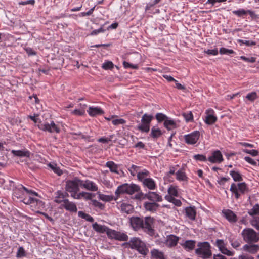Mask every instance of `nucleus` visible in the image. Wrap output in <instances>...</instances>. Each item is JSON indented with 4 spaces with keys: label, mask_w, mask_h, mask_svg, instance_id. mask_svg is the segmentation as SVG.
I'll use <instances>...</instances> for the list:
<instances>
[{
    "label": "nucleus",
    "mask_w": 259,
    "mask_h": 259,
    "mask_svg": "<svg viewBox=\"0 0 259 259\" xmlns=\"http://www.w3.org/2000/svg\"><path fill=\"white\" fill-rule=\"evenodd\" d=\"M153 222L154 219L151 217H146L144 220L138 217H132L130 219V226L133 230L138 231L142 230L150 236L154 234Z\"/></svg>",
    "instance_id": "obj_1"
},
{
    "label": "nucleus",
    "mask_w": 259,
    "mask_h": 259,
    "mask_svg": "<svg viewBox=\"0 0 259 259\" xmlns=\"http://www.w3.org/2000/svg\"><path fill=\"white\" fill-rule=\"evenodd\" d=\"M122 246L135 249L144 256H146L149 252L145 243L138 237L131 238L128 242L123 243Z\"/></svg>",
    "instance_id": "obj_2"
},
{
    "label": "nucleus",
    "mask_w": 259,
    "mask_h": 259,
    "mask_svg": "<svg viewBox=\"0 0 259 259\" xmlns=\"http://www.w3.org/2000/svg\"><path fill=\"white\" fill-rule=\"evenodd\" d=\"M140 190V187L136 184L124 183L119 186L115 191V195L119 196L121 194L133 195Z\"/></svg>",
    "instance_id": "obj_3"
},
{
    "label": "nucleus",
    "mask_w": 259,
    "mask_h": 259,
    "mask_svg": "<svg viewBox=\"0 0 259 259\" xmlns=\"http://www.w3.org/2000/svg\"><path fill=\"white\" fill-rule=\"evenodd\" d=\"M241 235L243 240L248 244L256 243L259 241L257 233L251 228H245L243 230Z\"/></svg>",
    "instance_id": "obj_4"
},
{
    "label": "nucleus",
    "mask_w": 259,
    "mask_h": 259,
    "mask_svg": "<svg viewBox=\"0 0 259 259\" xmlns=\"http://www.w3.org/2000/svg\"><path fill=\"white\" fill-rule=\"evenodd\" d=\"M199 247L195 250V253L203 259H207L212 255L210 250V245L207 242L200 243L198 245Z\"/></svg>",
    "instance_id": "obj_5"
},
{
    "label": "nucleus",
    "mask_w": 259,
    "mask_h": 259,
    "mask_svg": "<svg viewBox=\"0 0 259 259\" xmlns=\"http://www.w3.org/2000/svg\"><path fill=\"white\" fill-rule=\"evenodd\" d=\"M248 188L245 182L238 183L237 185L235 183H232L230 189V190L234 194L236 199H238L240 196L238 191L241 194H244L246 192L248 191Z\"/></svg>",
    "instance_id": "obj_6"
},
{
    "label": "nucleus",
    "mask_w": 259,
    "mask_h": 259,
    "mask_svg": "<svg viewBox=\"0 0 259 259\" xmlns=\"http://www.w3.org/2000/svg\"><path fill=\"white\" fill-rule=\"evenodd\" d=\"M153 119L152 115L144 114L142 117V124L137 126V129L141 132L148 133L150 130V124Z\"/></svg>",
    "instance_id": "obj_7"
},
{
    "label": "nucleus",
    "mask_w": 259,
    "mask_h": 259,
    "mask_svg": "<svg viewBox=\"0 0 259 259\" xmlns=\"http://www.w3.org/2000/svg\"><path fill=\"white\" fill-rule=\"evenodd\" d=\"M108 237L120 241H127L128 239V236L126 233L111 229L108 233Z\"/></svg>",
    "instance_id": "obj_8"
},
{
    "label": "nucleus",
    "mask_w": 259,
    "mask_h": 259,
    "mask_svg": "<svg viewBox=\"0 0 259 259\" xmlns=\"http://www.w3.org/2000/svg\"><path fill=\"white\" fill-rule=\"evenodd\" d=\"M38 127L40 130L49 133H59L60 131V128L53 121H51L50 123H44L39 124Z\"/></svg>",
    "instance_id": "obj_9"
},
{
    "label": "nucleus",
    "mask_w": 259,
    "mask_h": 259,
    "mask_svg": "<svg viewBox=\"0 0 259 259\" xmlns=\"http://www.w3.org/2000/svg\"><path fill=\"white\" fill-rule=\"evenodd\" d=\"M81 180L75 178L72 180H68L66 183L65 190L67 192L79 191Z\"/></svg>",
    "instance_id": "obj_10"
},
{
    "label": "nucleus",
    "mask_w": 259,
    "mask_h": 259,
    "mask_svg": "<svg viewBox=\"0 0 259 259\" xmlns=\"http://www.w3.org/2000/svg\"><path fill=\"white\" fill-rule=\"evenodd\" d=\"M199 137L200 132L198 131H195L190 134L185 135L184 139L187 144L193 145L197 142Z\"/></svg>",
    "instance_id": "obj_11"
},
{
    "label": "nucleus",
    "mask_w": 259,
    "mask_h": 259,
    "mask_svg": "<svg viewBox=\"0 0 259 259\" xmlns=\"http://www.w3.org/2000/svg\"><path fill=\"white\" fill-rule=\"evenodd\" d=\"M204 122L208 125L214 124L217 120V117L215 115L214 111L212 109H208L205 111Z\"/></svg>",
    "instance_id": "obj_12"
},
{
    "label": "nucleus",
    "mask_w": 259,
    "mask_h": 259,
    "mask_svg": "<svg viewBox=\"0 0 259 259\" xmlns=\"http://www.w3.org/2000/svg\"><path fill=\"white\" fill-rule=\"evenodd\" d=\"M223 155L219 150H215L212 153V155L208 158V160L212 163H221L223 161Z\"/></svg>",
    "instance_id": "obj_13"
},
{
    "label": "nucleus",
    "mask_w": 259,
    "mask_h": 259,
    "mask_svg": "<svg viewBox=\"0 0 259 259\" xmlns=\"http://www.w3.org/2000/svg\"><path fill=\"white\" fill-rule=\"evenodd\" d=\"M145 197H146V199H147L149 200V202L158 203L162 201V196L155 192L149 191L146 193Z\"/></svg>",
    "instance_id": "obj_14"
},
{
    "label": "nucleus",
    "mask_w": 259,
    "mask_h": 259,
    "mask_svg": "<svg viewBox=\"0 0 259 259\" xmlns=\"http://www.w3.org/2000/svg\"><path fill=\"white\" fill-rule=\"evenodd\" d=\"M179 240V237L174 235H170L167 236V239L164 243L166 246L169 248L176 246Z\"/></svg>",
    "instance_id": "obj_15"
},
{
    "label": "nucleus",
    "mask_w": 259,
    "mask_h": 259,
    "mask_svg": "<svg viewBox=\"0 0 259 259\" xmlns=\"http://www.w3.org/2000/svg\"><path fill=\"white\" fill-rule=\"evenodd\" d=\"M80 186L91 191H96L98 190L97 186L93 182L90 180H86L85 181L81 180Z\"/></svg>",
    "instance_id": "obj_16"
},
{
    "label": "nucleus",
    "mask_w": 259,
    "mask_h": 259,
    "mask_svg": "<svg viewBox=\"0 0 259 259\" xmlns=\"http://www.w3.org/2000/svg\"><path fill=\"white\" fill-rule=\"evenodd\" d=\"M61 206L70 212H76L77 211L76 204L72 202L69 201L68 199H65L64 203L62 204Z\"/></svg>",
    "instance_id": "obj_17"
},
{
    "label": "nucleus",
    "mask_w": 259,
    "mask_h": 259,
    "mask_svg": "<svg viewBox=\"0 0 259 259\" xmlns=\"http://www.w3.org/2000/svg\"><path fill=\"white\" fill-rule=\"evenodd\" d=\"M143 205L146 210L151 212H156L160 206L158 203L149 201L145 202Z\"/></svg>",
    "instance_id": "obj_18"
},
{
    "label": "nucleus",
    "mask_w": 259,
    "mask_h": 259,
    "mask_svg": "<svg viewBox=\"0 0 259 259\" xmlns=\"http://www.w3.org/2000/svg\"><path fill=\"white\" fill-rule=\"evenodd\" d=\"M92 226L93 229L97 232L100 233H104L106 232L107 235L108 232L111 229L106 226L99 225L97 222L93 224Z\"/></svg>",
    "instance_id": "obj_19"
},
{
    "label": "nucleus",
    "mask_w": 259,
    "mask_h": 259,
    "mask_svg": "<svg viewBox=\"0 0 259 259\" xmlns=\"http://www.w3.org/2000/svg\"><path fill=\"white\" fill-rule=\"evenodd\" d=\"M144 187L147 188L150 190H154L156 188V184L154 180L151 178H148L145 180H144V182L142 183Z\"/></svg>",
    "instance_id": "obj_20"
},
{
    "label": "nucleus",
    "mask_w": 259,
    "mask_h": 259,
    "mask_svg": "<svg viewBox=\"0 0 259 259\" xmlns=\"http://www.w3.org/2000/svg\"><path fill=\"white\" fill-rule=\"evenodd\" d=\"M243 249L244 251L251 254L256 253L259 250V245L257 244H245Z\"/></svg>",
    "instance_id": "obj_21"
},
{
    "label": "nucleus",
    "mask_w": 259,
    "mask_h": 259,
    "mask_svg": "<svg viewBox=\"0 0 259 259\" xmlns=\"http://www.w3.org/2000/svg\"><path fill=\"white\" fill-rule=\"evenodd\" d=\"M196 241L189 240L181 243V246L187 251H190L194 249L195 247Z\"/></svg>",
    "instance_id": "obj_22"
},
{
    "label": "nucleus",
    "mask_w": 259,
    "mask_h": 259,
    "mask_svg": "<svg viewBox=\"0 0 259 259\" xmlns=\"http://www.w3.org/2000/svg\"><path fill=\"white\" fill-rule=\"evenodd\" d=\"M87 112L92 117L102 115L104 113L103 110L100 107H90Z\"/></svg>",
    "instance_id": "obj_23"
},
{
    "label": "nucleus",
    "mask_w": 259,
    "mask_h": 259,
    "mask_svg": "<svg viewBox=\"0 0 259 259\" xmlns=\"http://www.w3.org/2000/svg\"><path fill=\"white\" fill-rule=\"evenodd\" d=\"M226 218L230 222H235L237 221L236 215L229 209L225 210L223 211Z\"/></svg>",
    "instance_id": "obj_24"
},
{
    "label": "nucleus",
    "mask_w": 259,
    "mask_h": 259,
    "mask_svg": "<svg viewBox=\"0 0 259 259\" xmlns=\"http://www.w3.org/2000/svg\"><path fill=\"white\" fill-rule=\"evenodd\" d=\"M185 212L186 216L191 220H195L196 212L195 207H188L186 208Z\"/></svg>",
    "instance_id": "obj_25"
},
{
    "label": "nucleus",
    "mask_w": 259,
    "mask_h": 259,
    "mask_svg": "<svg viewBox=\"0 0 259 259\" xmlns=\"http://www.w3.org/2000/svg\"><path fill=\"white\" fill-rule=\"evenodd\" d=\"M150 176V172L144 169L142 170L141 171H139L137 174V179L139 181L143 183L144 182V180H145L148 178V176Z\"/></svg>",
    "instance_id": "obj_26"
},
{
    "label": "nucleus",
    "mask_w": 259,
    "mask_h": 259,
    "mask_svg": "<svg viewBox=\"0 0 259 259\" xmlns=\"http://www.w3.org/2000/svg\"><path fill=\"white\" fill-rule=\"evenodd\" d=\"M151 256L155 259H165L164 253L157 249L151 250Z\"/></svg>",
    "instance_id": "obj_27"
},
{
    "label": "nucleus",
    "mask_w": 259,
    "mask_h": 259,
    "mask_svg": "<svg viewBox=\"0 0 259 259\" xmlns=\"http://www.w3.org/2000/svg\"><path fill=\"white\" fill-rule=\"evenodd\" d=\"M95 196V194L91 193L82 192L77 194V199H80L83 198L86 200H91Z\"/></svg>",
    "instance_id": "obj_28"
},
{
    "label": "nucleus",
    "mask_w": 259,
    "mask_h": 259,
    "mask_svg": "<svg viewBox=\"0 0 259 259\" xmlns=\"http://www.w3.org/2000/svg\"><path fill=\"white\" fill-rule=\"evenodd\" d=\"M22 201L26 204H35L41 205L42 203V202L38 199L32 198L31 197H29L28 198H24Z\"/></svg>",
    "instance_id": "obj_29"
},
{
    "label": "nucleus",
    "mask_w": 259,
    "mask_h": 259,
    "mask_svg": "<svg viewBox=\"0 0 259 259\" xmlns=\"http://www.w3.org/2000/svg\"><path fill=\"white\" fill-rule=\"evenodd\" d=\"M164 126L167 130L169 131L171 129L176 128L177 127V124L174 120L168 117L166 120L164 122Z\"/></svg>",
    "instance_id": "obj_30"
},
{
    "label": "nucleus",
    "mask_w": 259,
    "mask_h": 259,
    "mask_svg": "<svg viewBox=\"0 0 259 259\" xmlns=\"http://www.w3.org/2000/svg\"><path fill=\"white\" fill-rule=\"evenodd\" d=\"M168 195L165 196L177 197L178 196V187L171 185L168 189Z\"/></svg>",
    "instance_id": "obj_31"
},
{
    "label": "nucleus",
    "mask_w": 259,
    "mask_h": 259,
    "mask_svg": "<svg viewBox=\"0 0 259 259\" xmlns=\"http://www.w3.org/2000/svg\"><path fill=\"white\" fill-rule=\"evenodd\" d=\"M12 153L18 157H29L30 156V152L28 150H12Z\"/></svg>",
    "instance_id": "obj_32"
},
{
    "label": "nucleus",
    "mask_w": 259,
    "mask_h": 259,
    "mask_svg": "<svg viewBox=\"0 0 259 259\" xmlns=\"http://www.w3.org/2000/svg\"><path fill=\"white\" fill-rule=\"evenodd\" d=\"M233 13L238 17H241L243 15H245L248 13L250 16H252L254 14V12L251 10H245L244 9H239L238 10H234Z\"/></svg>",
    "instance_id": "obj_33"
},
{
    "label": "nucleus",
    "mask_w": 259,
    "mask_h": 259,
    "mask_svg": "<svg viewBox=\"0 0 259 259\" xmlns=\"http://www.w3.org/2000/svg\"><path fill=\"white\" fill-rule=\"evenodd\" d=\"M106 166L110 169L112 172L118 174V165L115 164L113 161H108L106 163Z\"/></svg>",
    "instance_id": "obj_34"
},
{
    "label": "nucleus",
    "mask_w": 259,
    "mask_h": 259,
    "mask_svg": "<svg viewBox=\"0 0 259 259\" xmlns=\"http://www.w3.org/2000/svg\"><path fill=\"white\" fill-rule=\"evenodd\" d=\"M55 197L54 201L57 203H61L62 202L64 203V200L66 199L63 198V192L59 190L57 191L55 193Z\"/></svg>",
    "instance_id": "obj_35"
},
{
    "label": "nucleus",
    "mask_w": 259,
    "mask_h": 259,
    "mask_svg": "<svg viewBox=\"0 0 259 259\" xmlns=\"http://www.w3.org/2000/svg\"><path fill=\"white\" fill-rule=\"evenodd\" d=\"M162 134V132L159 128H156L155 127L151 128L150 136L153 139H155L160 137Z\"/></svg>",
    "instance_id": "obj_36"
},
{
    "label": "nucleus",
    "mask_w": 259,
    "mask_h": 259,
    "mask_svg": "<svg viewBox=\"0 0 259 259\" xmlns=\"http://www.w3.org/2000/svg\"><path fill=\"white\" fill-rule=\"evenodd\" d=\"M230 175L235 182H239L243 180L241 175L238 171L231 170L230 171Z\"/></svg>",
    "instance_id": "obj_37"
},
{
    "label": "nucleus",
    "mask_w": 259,
    "mask_h": 259,
    "mask_svg": "<svg viewBox=\"0 0 259 259\" xmlns=\"http://www.w3.org/2000/svg\"><path fill=\"white\" fill-rule=\"evenodd\" d=\"M22 185H21L20 187L18 188H16L14 190L13 195L14 196L17 197V198H22V195H23V189L22 188Z\"/></svg>",
    "instance_id": "obj_38"
},
{
    "label": "nucleus",
    "mask_w": 259,
    "mask_h": 259,
    "mask_svg": "<svg viewBox=\"0 0 259 259\" xmlns=\"http://www.w3.org/2000/svg\"><path fill=\"white\" fill-rule=\"evenodd\" d=\"M120 207L121 211L127 214H130L133 210L132 206L128 204L122 203Z\"/></svg>",
    "instance_id": "obj_39"
},
{
    "label": "nucleus",
    "mask_w": 259,
    "mask_h": 259,
    "mask_svg": "<svg viewBox=\"0 0 259 259\" xmlns=\"http://www.w3.org/2000/svg\"><path fill=\"white\" fill-rule=\"evenodd\" d=\"M78 215L79 217L85 219L86 221L88 222L92 223L94 221V219L92 216H91L89 214L84 213L82 211H78Z\"/></svg>",
    "instance_id": "obj_40"
},
{
    "label": "nucleus",
    "mask_w": 259,
    "mask_h": 259,
    "mask_svg": "<svg viewBox=\"0 0 259 259\" xmlns=\"http://www.w3.org/2000/svg\"><path fill=\"white\" fill-rule=\"evenodd\" d=\"M176 179L179 181H187L188 177L185 172L182 171L181 170H178L176 173Z\"/></svg>",
    "instance_id": "obj_41"
},
{
    "label": "nucleus",
    "mask_w": 259,
    "mask_h": 259,
    "mask_svg": "<svg viewBox=\"0 0 259 259\" xmlns=\"http://www.w3.org/2000/svg\"><path fill=\"white\" fill-rule=\"evenodd\" d=\"M118 197V196H117V197L115 198L114 200H116L117 199ZM98 197L100 199L106 202H109L114 199V197L113 196L106 195L103 194H99Z\"/></svg>",
    "instance_id": "obj_42"
},
{
    "label": "nucleus",
    "mask_w": 259,
    "mask_h": 259,
    "mask_svg": "<svg viewBox=\"0 0 259 259\" xmlns=\"http://www.w3.org/2000/svg\"><path fill=\"white\" fill-rule=\"evenodd\" d=\"M165 199L168 202L172 203L177 206H180L182 204V202L180 200L175 199L173 197L165 196Z\"/></svg>",
    "instance_id": "obj_43"
},
{
    "label": "nucleus",
    "mask_w": 259,
    "mask_h": 259,
    "mask_svg": "<svg viewBox=\"0 0 259 259\" xmlns=\"http://www.w3.org/2000/svg\"><path fill=\"white\" fill-rule=\"evenodd\" d=\"M91 200V202L89 203L90 204H92L95 207L98 208L101 210H103L105 208V206L102 203L96 200H93L92 199Z\"/></svg>",
    "instance_id": "obj_44"
},
{
    "label": "nucleus",
    "mask_w": 259,
    "mask_h": 259,
    "mask_svg": "<svg viewBox=\"0 0 259 259\" xmlns=\"http://www.w3.org/2000/svg\"><path fill=\"white\" fill-rule=\"evenodd\" d=\"M248 214L250 216H253L259 214V204H256L252 208L248 211Z\"/></svg>",
    "instance_id": "obj_45"
},
{
    "label": "nucleus",
    "mask_w": 259,
    "mask_h": 259,
    "mask_svg": "<svg viewBox=\"0 0 259 259\" xmlns=\"http://www.w3.org/2000/svg\"><path fill=\"white\" fill-rule=\"evenodd\" d=\"M140 167L135 165L133 164L130 168H128V171L133 176H135L136 174L137 175Z\"/></svg>",
    "instance_id": "obj_46"
},
{
    "label": "nucleus",
    "mask_w": 259,
    "mask_h": 259,
    "mask_svg": "<svg viewBox=\"0 0 259 259\" xmlns=\"http://www.w3.org/2000/svg\"><path fill=\"white\" fill-rule=\"evenodd\" d=\"M155 118L158 122H161L163 121L165 122V121L167 119L168 117L163 113H158L156 114Z\"/></svg>",
    "instance_id": "obj_47"
},
{
    "label": "nucleus",
    "mask_w": 259,
    "mask_h": 259,
    "mask_svg": "<svg viewBox=\"0 0 259 259\" xmlns=\"http://www.w3.org/2000/svg\"><path fill=\"white\" fill-rule=\"evenodd\" d=\"M102 67L105 70H111L113 68L114 64L111 61H107L102 64Z\"/></svg>",
    "instance_id": "obj_48"
},
{
    "label": "nucleus",
    "mask_w": 259,
    "mask_h": 259,
    "mask_svg": "<svg viewBox=\"0 0 259 259\" xmlns=\"http://www.w3.org/2000/svg\"><path fill=\"white\" fill-rule=\"evenodd\" d=\"M193 159L196 161H206L208 159L206 158V156L203 154H196L193 156Z\"/></svg>",
    "instance_id": "obj_49"
},
{
    "label": "nucleus",
    "mask_w": 259,
    "mask_h": 259,
    "mask_svg": "<svg viewBox=\"0 0 259 259\" xmlns=\"http://www.w3.org/2000/svg\"><path fill=\"white\" fill-rule=\"evenodd\" d=\"M220 53L221 54H235V52L232 49H228L224 47H222L220 49Z\"/></svg>",
    "instance_id": "obj_50"
},
{
    "label": "nucleus",
    "mask_w": 259,
    "mask_h": 259,
    "mask_svg": "<svg viewBox=\"0 0 259 259\" xmlns=\"http://www.w3.org/2000/svg\"><path fill=\"white\" fill-rule=\"evenodd\" d=\"M48 166L51 167L53 170V171L57 174L58 175L60 176L62 174V171L61 170H60L59 169V168H58L56 164H52L51 163H49L48 164Z\"/></svg>",
    "instance_id": "obj_51"
},
{
    "label": "nucleus",
    "mask_w": 259,
    "mask_h": 259,
    "mask_svg": "<svg viewBox=\"0 0 259 259\" xmlns=\"http://www.w3.org/2000/svg\"><path fill=\"white\" fill-rule=\"evenodd\" d=\"M246 99L248 100L253 102L257 98V94L256 92H253L248 94L246 96Z\"/></svg>",
    "instance_id": "obj_52"
},
{
    "label": "nucleus",
    "mask_w": 259,
    "mask_h": 259,
    "mask_svg": "<svg viewBox=\"0 0 259 259\" xmlns=\"http://www.w3.org/2000/svg\"><path fill=\"white\" fill-rule=\"evenodd\" d=\"M137 193L135 195L134 199L137 200L146 199L145 196L146 193L144 194L141 191V190L139 192H136Z\"/></svg>",
    "instance_id": "obj_53"
},
{
    "label": "nucleus",
    "mask_w": 259,
    "mask_h": 259,
    "mask_svg": "<svg viewBox=\"0 0 259 259\" xmlns=\"http://www.w3.org/2000/svg\"><path fill=\"white\" fill-rule=\"evenodd\" d=\"M25 255L26 253L23 247H19L17 252L16 256L17 257H22L25 256Z\"/></svg>",
    "instance_id": "obj_54"
},
{
    "label": "nucleus",
    "mask_w": 259,
    "mask_h": 259,
    "mask_svg": "<svg viewBox=\"0 0 259 259\" xmlns=\"http://www.w3.org/2000/svg\"><path fill=\"white\" fill-rule=\"evenodd\" d=\"M238 42L240 44H245L247 46H254L256 45V42L253 41L245 40L242 39H239Z\"/></svg>",
    "instance_id": "obj_55"
},
{
    "label": "nucleus",
    "mask_w": 259,
    "mask_h": 259,
    "mask_svg": "<svg viewBox=\"0 0 259 259\" xmlns=\"http://www.w3.org/2000/svg\"><path fill=\"white\" fill-rule=\"evenodd\" d=\"M243 152L249 154L253 156H257L258 154V152L256 150L243 149Z\"/></svg>",
    "instance_id": "obj_56"
},
{
    "label": "nucleus",
    "mask_w": 259,
    "mask_h": 259,
    "mask_svg": "<svg viewBox=\"0 0 259 259\" xmlns=\"http://www.w3.org/2000/svg\"><path fill=\"white\" fill-rule=\"evenodd\" d=\"M183 116L187 122L193 120V116L192 113L191 112L189 113H184L183 114Z\"/></svg>",
    "instance_id": "obj_57"
},
{
    "label": "nucleus",
    "mask_w": 259,
    "mask_h": 259,
    "mask_svg": "<svg viewBox=\"0 0 259 259\" xmlns=\"http://www.w3.org/2000/svg\"><path fill=\"white\" fill-rule=\"evenodd\" d=\"M204 52L208 55L215 56L218 54V51L217 49H208L204 50Z\"/></svg>",
    "instance_id": "obj_58"
},
{
    "label": "nucleus",
    "mask_w": 259,
    "mask_h": 259,
    "mask_svg": "<svg viewBox=\"0 0 259 259\" xmlns=\"http://www.w3.org/2000/svg\"><path fill=\"white\" fill-rule=\"evenodd\" d=\"M240 59L247 62L254 63L255 62L256 59L254 57L247 58L245 56H241Z\"/></svg>",
    "instance_id": "obj_59"
},
{
    "label": "nucleus",
    "mask_w": 259,
    "mask_h": 259,
    "mask_svg": "<svg viewBox=\"0 0 259 259\" xmlns=\"http://www.w3.org/2000/svg\"><path fill=\"white\" fill-rule=\"evenodd\" d=\"M103 26H104V25H102L99 29H95V30H93L91 32V35H95L98 34L99 33L104 32L105 31V30L103 28Z\"/></svg>",
    "instance_id": "obj_60"
},
{
    "label": "nucleus",
    "mask_w": 259,
    "mask_h": 259,
    "mask_svg": "<svg viewBox=\"0 0 259 259\" xmlns=\"http://www.w3.org/2000/svg\"><path fill=\"white\" fill-rule=\"evenodd\" d=\"M85 113V111L83 109H75L72 111V113L79 116L83 115Z\"/></svg>",
    "instance_id": "obj_61"
},
{
    "label": "nucleus",
    "mask_w": 259,
    "mask_h": 259,
    "mask_svg": "<svg viewBox=\"0 0 259 259\" xmlns=\"http://www.w3.org/2000/svg\"><path fill=\"white\" fill-rule=\"evenodd\" d=\"M112 122L114 125H117L120 124H124L126 121L124 119L121 118L113 120Z\"/></svg>",
    "instance_id": "obj_62"
},
{
    "label": "nucleus",
    "mask_w": 259,
    "mask_h": 259,
    "mask_svg": "<svg viewBox=\"0 0 259 259\" xmlns=\"http://www.w3.org/2000/svg\"><path fill=\"white\" fill-rule=\"evenodd\" d=\"M123 66L127 68H132L133 69H137L138 68L137 65H133L132 64H130L126 61H124L123 62Z\"/></svg>",
    "instance_id": "obj_63"
},
{
    "label": "nucleus",
    "mask_w": 259,
    "mask_h": 259,
    "mask_svg": "<svg viewBox=\"0 0 259 259\" xmlns=\"http://www.w3.org/2000/svg\"><path fill=\"white\" fill-rule=\"evenodd\" d=\"M244 160L248 162L249 163L251 164L252 165H256L257 163L256 161H255L252 158L249 156H245L244 157Z\"/></svg>",
    "instance_id": "obj_64"
}]
</instances>
